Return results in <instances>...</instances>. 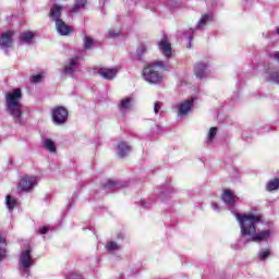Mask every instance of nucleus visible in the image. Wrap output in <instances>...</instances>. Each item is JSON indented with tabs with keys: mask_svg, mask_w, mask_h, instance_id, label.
<instances>
[{
	"mask_svg": "<svg viewBox=\"0 0 279 279\" xmlns=\"http://www.w3.org/2000/svg\"><path fill=\"white\" fill-rule=\"evenodd\" d=\"M158 69H165V62L155 61L144 68L143 77L148 84H160L165 80V76L158 73Z\"/></svg>",
	"mask_w": 279,
	"mask_h": 279,
	"instance_id": "obj_3",
	"label": "nucleus"
},
{
	"mask_svg": "<svg viewBox=\"0 0 279 279\" xmlns=\"http://www.w3.org/2000/svg\"><path fill=\"white\" fill-rule=\"evenodd\" d=\"M216 136H217V128L213 126V128H210L209 133L207 135L208 145H210V143H213V141L215 140Z\"/></svg>",
	"mask_w": 279,
	"mask_h": 279,
	"instance_id": "obj_23",
	"label": "nucleus"
},
{
	"mask_svg": "<svg viewBox=\"0 0 279 279\" xmlns=\"http://www.w3.org/2000/svg\"><path fill=\"white\" fill-rule=\"evenodd\" d=\"M41 80H43V76L40 74L34 75V76L31 77L32 84H37Z\"/></svg>",
	"mask_w": 279,
	"mask_h": 279,
	"instance_id": "obj_29",
	"label": "nucleus"
},
{
	"mask_svg": "<svg viewBox=\"0 0 279 279\" xmlns=\"http://www.w3.org/2000/svg\"><path fill=\"white\" fill-rule=\"evenodd\" d=\"M240 227L242 236H251L252 241L255 243H260V241H265L271 236V230L262 231L256 233V225L260 223L259 215H235Z\"/></svg>",
	"mask_w": 279,
	"mask_h": 279,
	"instance_id": "obj_1",
	"label": "nucleus"
},
{
	"mask_svg": "<svg viewBox=\"0 0 279 279\" xmlns=\"http://www.w3.org/2000/svg\"><path fill=\"white\" fill-rule=\"evenodd\" d=\"M21 99H23V93L20 88L5 94L7 112L13 117L15 123H23V105Z\"/></svg>",
	"mask_w": 279,
	"mask_h": 279,
	"instance_id": "obj_2",
	"label": "nucleus"
},
{
	"mask_svg": "<svg viewBox=\"0 0 279 279\" xmlns=\"http://www.w3.org/2000/svg\"><path fill=\"white\" fill-rule=\"evenodd\" d=\"M119 31H114V29H110L109 31V37L110 38H117V36H119Z\"/></svg>",
	"mask_w": 279,
	"mask_h": 279,
	"instance_id": "obj_33",
	"label": "nucleus"
},
{
	"mask_svg": "<svg viewBox=\"0 0 279 279\" xmlns=\"http://www.w3.org/2000/svg\"><path fill=\"white\" fill-rule=\"evenodd\" d=\"M133 101L132 97H126L120 101V110L121 112H125L126 110H132L133 108Z\"/></svg>",
	"mask_w": 279,
	"mask_h": 279,
	"instance_id": "obj_19",
	"label": "nucleus"
},
{
	"mask_svg": "<svg viewBox=\"0 0 279 279\" xmlns=\"http://www.w3.org/2000/svg\"><path fill=\"white\" fill-rule=\"evenodd\" d=\"M222 201L225 204H228V206H234V204H236V196H234V192L231 190H225L222 194Z\"/></svg>",
	"mask_w": 279,
	"mask_h": 279,
	"instance_id": "obj_15",
	"label": "nucleus"
},
{
	"mask_svg": "<svg viewBox=\"0 0 279 279\" xmlns=\"http://www.w3.org/2000/svg\"><path fill=\"white\" fill-rule=\"evenodd\" d=\"M193 108V98L184 100L178 105V114L179 117H186Z\"/></svg>",
	"mask_w": 279,
	"mask_h": 279,
	"instance_id": "obj_10",
	"label": "nucleus"
},
{
	"mask_svg": "<svg viewBox=\"0 0 279 279\" xmlns=\"http://www.w3.org/2000/svg\"><path fill=\"white\" fill-rule=\"evenodd\" d=\"M267 191L271 192V191H278L279 189V179H274L271 181H269L266 185Z\"/></svg>",
	"mask_w": 279,
	"mask_h": 279,
	"instance_id": "obj_22",
	"label": "nucleus"
},
{
	"mask_svg": "<svg viewBox=\"0 0 279 279\" xmlns=\"http://www.w3.org/2000/svg\"><path fill=\"white\" fill-rule=\"evenodd\" d=\"M44 147L47 149V151H50L51 154H56V143L51 141L50 138H46L44 141Z\"/></svg>",
	"mask_w": 279,
	"mask_h": 279,
	"instance_id": "obj_20",
	"label": "nucleus"
},
{
	"mask_svg": "<svg viewBox=\"0 0 279 279\" xmlns=\"http://www.w3.org/2000/svg\"><path fill=\"white\" fill-rule=\"evenodd\" d=\"M78 60L80 59L77 57L70 59L69 64L64 66V70H63L64 75H69L71 73H75V71H77V69H78Z\"/></svg>",
	"mask_w": 279,
	"mask_h": 279,
	"instance_id": "obj_14",
	"label": "nucleus"
},
{
	"mask_svg": "<svg viewBox=\"0 0 279 279\" xmlns=\"http://www.w3.org/2000/svg\"><path fill=\"white\" fill-rule=\"evenodd\" d=\"M189 40H193V37H189Z\"/></svg>",
	"mask_w": 279,
	"mask_h": 279,
	"instance_id": "obj_38",
	"label": "nucleus"
},
{
	"mask_svg": "<svg viewBox=\"0 0 279 279\" xmlns=\"http://www.w3.org/2000/svg\"><path fill=\"white\" fill-rule=\"evenodd\" d=\"M61 16H62V7L58 4H53L52 8L50 9L49 17L51 19V21L57 23L58 21H62V19H60Z\"/></svg>",
	"mask_w": 279,
	"mask_h": 279,
	"instance_id": "obj_13",
	"label": "nucleus"
},
{
	"mask_svg": "<svg viewBox=\"0 0 279 279\" xmlns=\"http://www.w3.org/2000/svg\"><path fill=\"white\" fill-rule=\"evenodd\" d=\"M54 24L56 31L60 36H69V34H73V27L69 26V24H65L62 20H57Z\"/></svg>",
	"mask_w": 279,
	"mask_h": 279,
	"instance_id": "obj_9",
	"label": "nucleus"
},
{
	"mask_svg": "<svg viewBox=\"0 0 279 279\" xmlns=\"http://www.w3.org/2000/svg\"><path fill=\"white\" fill-rule=\"evenodd\" d=\"M107 252H117V250H121V246L117 244V242H109L106 245Z\"/></svg>",
	"mask_w": 279,
	"mask_h": 279,
	"instance_id": "obj_24",
	"label": "nucleus"
},
{
	"mask_svg": "<svg viewBox=\"0 0 279 279\" xmlns=\"http://www.w3.org/2000/svg\"><path fill=\"white\" fill-rule=\"evenodd\" d=\"M34 263L35 262L32 258V248L28 247L21 252L19 262L20 269L26 274V276H29V268L34 267Z\"/></svg>",
	"mask_w": 279,
	"mask_h": 279,
	"instance_id": "obj_4",
	"label": "nucleus"
},
{
	"mask_svg": "<svg viewBox=\"0 0 279 279\" xmlns=\"http://www.w3.org/2000/svg\"><path fill=\"white\" fill-rule=\"evenodd\" d=\"M130 151H132V146H130L128 143H125V142L118 143L117 154L120 158H125V156H128V154H130Z\"/></svg>",
	"mask_w": 279,
	"mask_h": 279,
	"instance_id": "obj_12",
	"label": "nucleus"
},
{
	"mask_svg": "<svg viewBox=\"0 0 279 279\" xmlns=\"http://www.w3.org/2000/svg\"><path fill=\"white\" fill-rule=\"evenodd\" d=\"M36 184V177H24L21 179L17 189L24 193H29Z\"/></svg>",
	"mask_w": 279,
	"mask_h": 279,
	"instance_id": "obj_7",
	"label": "nucleus"
},
{
	"mask_svg": "<svg viewBox=\"0 0 279 279\" xmlns=\"http://www.w3.org/2000/svg\"><path fill=\"white\" fill-rule=\"evenodd\" d=\"M159 51L165 56V58H171L173 50L171 48V43H169V39L167 37H163L158 43Z\"/></svg>",
	"mask_w": 279,
	"mask_h": 279,
	"instance_id": "obj_8",
	"label": "nucleus"
},
{
	"mask_svg": "<svg viewBox=\"0 0 279 279\" xmlns=\"http://www.w3.org/2000/svg\"><path fill=\"white\" fill-rule=\"evenodd\" d=\"M0 245H5V240L0 235ZM5 251L3 247L0 246V262L5 258Z\"/></svg>",
	"mask_w": 279,
	"mask_h": 279,
	"instance_id": "obj_27",
	"label": "nucleus"
},
{
	"mask_svg": "<svg viewBox=\"0 0 279 279\" xmlns=\"http://www.w3.org/2000/svg\"><path fill=\"white\" fill-rule=\"evenodd\" d=\"M270 80L271 82H276L277 84H279V73L275 72L270 75Z\"/></svg>",
	"mask_w": 279,
	"mask_h": 279,
	"instance_id": "obj_32",
	"label": "nucleus"
},
{
	"mask_svg": "<svg viewBox=\"0 0 279 279\" xmlns=\"http://www.w3.org/2000/svg\"><path fill=\"white\" fill-rule=\"evenodd\" d=\"M87 3L88 0H75L72 9L70 10L71 14H77L80 10H84V8H86Z\"/></svg>",
	"mask_w": 279,
	"mask_h": 279,
	"instance_id": "obj_17",
	"label": "nucleus"
},
{
	"mask_svg": "<svg viewBox=\"0 0 279 279\" xmlns=\"http://www.w3.org/2000/svg\"><path fill=\"white\" fill-rule=\"evenodd\" d=\"M5 201H7V207L10 210H14V206H16V198H12L10 197V195H8Z\"/></svg>",
	"mask_w": 279,
	"mask_h": 279,
	"instance_id": "obj_25",
	"label": "nucleus"
},
{
	"mask_svg": "<svg viewBox=\"0 0 279 279\" xmlns=\"http://www.w3.org/2000/svg\"><path fill=\"white\" fill-rule=\"evenodd\" d=\"M213 208L214 210H219V205H217L216 203H213Z\"/></svg>",
	"mask_w": 279,
	"mask_h": 279,
	"instance_id": "obj_36",
	"label": "nucleus"
},
{
	"mask_svg": "<svg viewBox=\"0 0 279 279\" xmlns=\"http://www.w3.org/2000/svg\"><path fill=\"white\" fill-rule=\"evenodd\" d=\"M14 31H5L0 35V49L8 53V49H12L14 45Z\"/></svg>",
	"mask_w": 279,
	"mask_h": 279,
	"instance_id": "obj_5",
	"label": "nucleus"
},
{
	"mask_svg": "<svg viewBox=\"0 0 279 279\" xmlns=\"http://www.w3.org/2000/svg\"><path fill=\"white\" fill-rule=\"evenodd\" d=\"M47 232H49V228L44 227V228L40 229L41 234H47Z\"/></svg>",
	"mask_w": 279,
	"mask_h": 279,
	"instance_id": "obj_34",
	"label": "nucleus"
},
{
	"mask_svg": "<svg viewBox=\"0 0 279 279\" xmlns=\"http://www.w3.org/2000/svg\"><path fill=\"white\" fill-rule=\"evenodd\" d=\"M94 45H95V40L88 36H85L84 38L85 49H90Z\"/></svg>",
	"mask_w": 279,
	"mask_h": 279,
	"instance_id": "obj_26",
	"label": "nucleus"
},
{
	"mask_svg": "<svg viewBox=\"0 0 279 279\" xmlns=\"http://www.w3.org/2000/svg\"><path fill=\"white\" fill-rule=\"evenodd\" d=\"M33 39H34V33L32 32H25L20 35V40L22 43H32Z\"/></svg>",
	"mask_w": 279,
	"mask_h": 279,
	"instance_id": "obj_21",
	"label": "nucleus"
},
{
	"mask_svg": "<svg viewBox=\"0 0 279 279\" xmlns=\"http://www.w3.org/2000/svg\"><path fill=\"white\" fill-rule=\"evenodd\" d=\"M142 206H143V208H147V205H145V204H143Z\"/></svg>",
	"mask_w": 279,
	"mask_h": 279,
	"instance_id": "obj_37",
	"label": "nucleus"
},
{
	"mask_svg": "<svg viewBox=\"0 0 279 279\" xmlns=\"http://www.w3.org/2000/svg\"><path fill=\"white\" fill-rule=\"evenodd\" d=\"M105 189H117V182H114V181H108V182L105 184Z\"/></svg>",
	"mask_w": 279,
	"mask_h": 279,
	"instance_id": "obj_31",
	"label": "nucleus"
},
{
	"mask_svg": "<svg viewBox=\"0 0 279 279\" xmlns=\"http://www.w3.org/2000/svg\"><path fill=\"white\" fill-rule=\"evenodd\" d=\"M117 73H119V70L117 69L100 68L98 70V74L100 77H104V80H114L117 77Z\"/></svg>",
	"mask_w": 279,
	"mask_h": 279,
	"instance_id": "obj_11",
	"label": "nucleus"
},
{
	"mask_svg": "<svg viewBox=\"0 0 279 279\" xmlns=\"http://www.w3.org/2000/svg\"><path fill=\"white\" fill-rule=\"evenodd\" d=\"M69 119V111L64 107H57L52 109V120L56 125H63Z\"/></svg>",
	"mask_w": 279,
	"mask_h": 279,
	"instance_id": "obj_6",
	"label": "nucleus"
},
{
	"mask_svg": "<svg viewBox=\"0 0 279 279\" xmlns=\"http://www.w3.org/2000/svg\"><path fill=\"white\" fill-rule=\"evenodd\" d=\"M269 254H270L269 248H266V250L260 251L258 256L262 260H265V258H268Z\"/></svg>",
	"mask_w": 279,
	"mask_h": 279,
	"instance_id": "obj_28",
	"label": "nucleus"
},
{
	"mask_svg": "<svg viewBox=\"0 0 279 279\" xmlns=\"http://www.w3.org/2000/svg\"><path fill=\"white\" fill-rule=\"evenodd\" d=\"M272 58H274V60H277V62H279V51L272 53Z\"/></svg>",
	"mask_w": 279,
	"mask_h": 279,
	"instance_id": "obj_35",
	"label": "nucleus"
},
{
	"mask_svg": "<svg viewBox=\"0 0 279 279\" xmlns=\"http://www.w3.org/2000/svg\"><path fill=\"white\" fill-rule=\"evenodd\" d=\"M161 108H162V102H160V101L155 102V106H154L155 114H158V112H160Z\"/></svg>",
	"mask_w": 279,
	"mask_h": 279,
	"instance_id": "obj_30",
	"label": "nucleus"
},
{
	"mask_svg": "<svg viewBox=\"0 0 279 279\" xmlns=\"http://www.w3.org/2000/svg\"><path fill=\"white\" fill-rule=\"evenodd\" d=\"M277 34L279 35V28H277Z\"/></svg>",
	"mask_w": 279,
	"mask_h": 279,
	"instance_id": "obj_39",
	"label": "nucleus"
},
{
	"mask_svg": "<svg viewBox=\"0 0 279 279\" xmlns=\"http://www.w3.org/2000/svg\"><path fill=\"white\" fill-rule=\"evenodd\" d=\"M208 23H213V14L205 13L202 15L201 20L198 21L196 25V29H204V26L208 25Z\"/></svg>",
	"mask_w": 279,
	"mask_h": 279,
	"instance_id": "obj_16",
	"label": "nucleus"
},
{
	"mask_svg": "<svg viewBox=\"0 0 279 279\" xmlns=\"http://www.w3.org/2000/svg\"><path fill=\"white\" fill-rule=\"evenodd\" d=\"M206 66L208 65L204 62L197 63L195 65L194 71H195L196 77H198L199 80L206 77Z\"/></svg>",
	"mask_w": 279,
	"mask_h": 279,
	"instance_id": "obj_18",
	"label": "nucleus"
}]
</instances>
